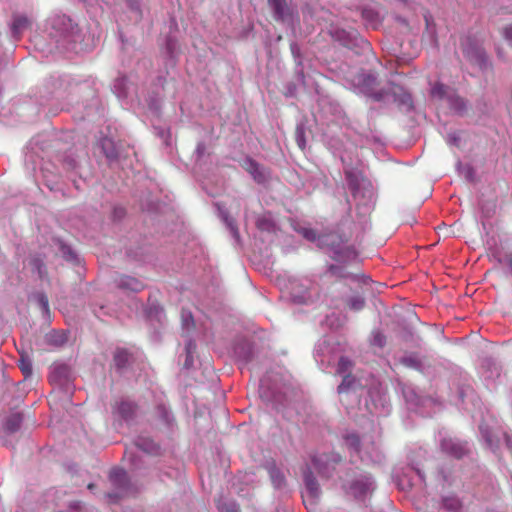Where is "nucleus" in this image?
Segmentation results:
<instances>
[{
  "label": "nucleus",
  "mask_w": 512,
  "mask_h": 512,
  "mask_svg": "<svg viewBox=\"0 0 512 512\" xmlns=\"http://www.w3.org/2000/svg\"><path fill=\"white\" fill-rule=\"evenodd\" d=\"M108 497H109L110 499H117V498H119L120 496H119V495H117V494H111V493H110V494H108Z\"/></svg>",
  "instance_id": "nucleus-28"
},
{
  "label": "nucleus",
  "mask_w": 512,
  "mask_h": 512,
  "mask_svg": "<svg viewBox=\"0 0 512 512\" xmlns=\"http://www.w3.org/2000/svg\"><path fill=\"white\" fill-rule=\"evenodd\" d=\"M349 305L353 310H361L365 305V301L363 298L355 297L350 300Z\"/></svg>",
  "instance_id": "nucleus-18"
},
{
  "label": "nucleus",
  "mask_w": 512,
  "mask_h": 512,
  "mask_svg": "<svg viewBox=\"0 0 512 512\" xmlns=\"http://www.w3.org/2000/svg\"><path fill=\"white\" fill-rule=\"evenodd\" d=\"M249 172L254 178V180L258 183H264L267 179V175L264 169L256 162H250Z\"/></svg>",
  "instance_id": "nucleus-8"
},
{
  "label": "nucleus",
  "mask_w": 512,
  "mask_h": 512,
  "mask_svg": "<svg viewBox=\"0 0 512 512\" xmlns=\"http://www.w3.org/2000/svg\"><path fill=\"white\" fill-rule=\"evenodd\" d=\"M29 25V20L24 16H17L13 20L12 31L14 35H19Z\"/></svg>",
  "instance_id": "nucleus-12"
},
{
  "label": "nucleus",
  "mask_w": 512,
  "mask_h": 512,
  "mask_svg": "<svg viewBox=\"0 0 512 512\" xmlns=\"http://www.w3.org/2000/svg\"><path fill=\"white\" fill-rule=\"evenodd\" d=\"M374 99H375V100H377V101H379V100L381 99V97H380V95H375V96H374Z\"/></svg>",
  "instance_id": "nucleus-31"
},
{
  "label": "nucleus",
  "mask_w": 512,
  "mask_h": 512,
  "mask_svg": "<svg viewBox=\"0 0 512 512\" xmlns=\"http://www.w3.org/2000/svg\"><path fill=\"white\" fill-rule=\"evenodd\" d=\"M306 489L312 499L319 496L320 489L319 484L311 471L307 472L304 477Z\"/></svg>",
  "instance_id": "nucleus-6"
},
{
  "label": "nucleus",
  "mask_w": 512,
  "mask_h": 512,
  "mask_svg": "<svg viewBox=\"0 0 512 512\" xmlns=\"http://www.w3.org/2000/svg\"><path fill=\"white\" fill-rule=\"evenodd\" d=\"M22 418L19 414H14L10 416L6 422V429L10 432H14L18 430L20 427Z\"/></svg>",
  "instance_id": "nucleus-15"
},
{
  "label": "nucleus",
  "mask_w": 512,
  "mask_h": 512,
  "mask_svg": "<svg viewBox=\"0 0 512 512\" xmlns=\"http://www.w3.org/2000/svg\"><path fill=\"white\" fill-rule=\"evenodd\" d=\"M109 480L117 488H124L128 483L127 474L123 469H112L109 474Z\"/></svg>",
  "instance_id": "nucleus-5"
},
{
  "label": "nucleus",
  "mask_w": 512,
  "mask_h": 512,
  "mask_svg": "<svg viewBox=\"0 0 512 512\" xmlns=\"http://www.w3.org/2000/svg\"><path fill=\"white\" fill-rule=\"evenodd\" d=\"M38 302L41 306V308L44 310V311H48L49 309V302H48V298L45 294H39L38 295Z\"/></svg>",
  "instance_id": "nucleus-20"
},
{
  "label": "nucleus",
  "mask_w": 512,
  "mask_h": 512,
  "mask_svg": "<svg viewBox=\"0 0 512 512\" xmlns=\"http://www.w3.org/2000/svg\"><path fill=\"white\" fill-rule=\"evenodd\" d=\"M161 410H162V415H163V418L165 419V421H168L169 420V417H168V412L167 410L165 409V407H159Z\"/></svg>",
  "instance_id": "nucleus-27"
},
{
  "label": "nucleus",
  "mask_w": 512,
  "mask_h": 512,
  "mask_svg": "<svg viewBox=\"0 0 512 512\" xmlns=\"http://www.w3.org/2000/svg\"><path fill=\"white\" fill-rule=\"evenodd\" d=\"M18 366L25 377H28L32 374V363L28 357L21 355Z\"/></svg>",
  "instance_id": "nucleus-14"
},
{
  "label": "nucleus",
  "mask_w": 512,
  "mask_h": 512,
  "mask_svg": "<svg viewBox=\"0 0 512 512\" xmlns=\"http://www.w3.org/2000/svg\"><path fill=\"white\" fill-rule=\"evenodd\" d=\"M106 156H107V157H112V156H113V154L106 153Z\"/></svg>",
  "instance_id": "nucleus-34"
},
{
  "label": "nucleus",
  "mask_w": 512,
  "mask_h": 512,
  "mask_svg": "<svg viewBox=\"0 0 512 512\" xmlns=\"http://www.w3.org/2000/svg\"><path fill=\"white\" fill-rule=\"evenodd\" d=\"M276 20H283L289 13L288 0H268Z\"/></svg>",
  "instance_id": "nucleus-3"
},
{
  "label": "nucleus",
  "mask_w": 512,
  "mask_h": 512,
  "mask_svg": "<svg viewBox=\"0 0 512 512\" xmlns=\"http://www.w3.org/2000/svg\"><path fill=\"white\" fill-rule=\"evenodd\" d=\"M475 56H476V59H477L479 62H483V61H484V58H485V57H484V53H483V51H481V50L477 49V50L475 51Z\"/></svg>",
  "instance_id": "nucleus-25"
},
{
  "label": "nucleus",
  "mask_w": 512,
  "mask_h": 512,
  "mask_svg": "<svg viewBox=\"0 0 512 512\" xmlns=\"http://www.w3.org/2000/svg\"><path fill=\"white\" fill-rule=\"evenodd\" d=\"M350 368H351V362L347 358L341 357L339 360V363H338V372L345 373V372L349 371Z\"/></svg>",
  "instance_id": "nucleus-17"
},
{
  "label": "nucleus",
  "mask_w": 512,
  "mask_h": 512,
  "mask_svg": "<svg viewBox=\"0 0 512 512\" xmlns=\"http://www.w3.org/2000/svg\"><path fill=\"white\" fill-rule=\"evenodd\" d=\"M329 270H330V272L333 275H337V276H340V277H347L348 276V275L343 274L342 271H341V268L336 266V265H331Z\"/></svg>",
  "instance_id": "nucleus-21"
},
{
  "label": "nucleus",
  "mask_w": 512,
  "mask_h": 512,
  "mask_svg": "<svg viewBox=\"0 0 512 512\" xmlns=\"http://www.w3.org/2000/svg\"><path fill=\"white\" fill-rule=\"evenodd\" d=\"M456 102H460L461 104H463V101L459 98L456 99Z\"/></svg>",
  "instance_id": "nucleus-33"
},
{
  "label": "nucleus",
  "mask_w": 512,
  "mask_h": 512,
  "mask_svg": "<svg viewBox=\"0 0 512 512\" xmlns=\"http://www.w3.org/2000/svg\"><path fill=\"white\" fill-rule=\"evenodd\" d=\"M463 52L467 55V57H468V58H471V57H472V55L470 54V52H469V51L463 50Z\"/></svg>",
  "instance_id": "nucleus-30"
},
{
  "label": "nucleus",
  "mask_w": 512,
  "mask_h": 512,
  "mask_svg": "<svg viewBox=\"0 0 512 512\" xmlns=\"http://www.w3.org/2000/svg\"><path fill=\"white\" fill-rule=\"evenodd\" d=\"M218 508L222 512H239L238 507L234 503H231V504H219Z\"/></svg>",
  "instance_id": "nucleus-19"
},
{
  "label": "nucleus",
  "mask_w": 512,
  "mask_h": 512,
  "mask_svg": "<svg viewBox=\"0 0 512 512\" xmlns=\"http://www.w3.org/2000/svg\"><path fill=\"white\" fill-rule=\"evenodd\" d=\"M130 354L124 348H118L114 352V363L118 368H123L128 363Z\"/></svg>",
  "instance_id": "nucleus-11"
},
{
  "label": "nucleus",
  "mask_w": 512,
  "mask_h": 512,
  "mask_svg": "<svg viewBox=\"0 0 512 512\" xmlns=\"http://www.w3.org/2000/svg\"><path fill=\"white\" fill-rule=\"evenodd\" d=\"M441 450L456 459H461L468 453L466 442L452 438H445L441 441Z\"/></svg>",
  "instance_id": "nucleus-1"
},
{
  "label": "nucleus",
  "mask_w": 512,
  "mask_h": 512,
  "mask_svg": "<svg viewBox=\"0 0 512 512\" xmlns=\"http://www.w3.org/2000/svg\"><path fill=\"white\" fill-rule=\"evenodd\" d=\"M386 343V337L379 331L373 334L372 344L378 347H383Z\"/></svg>",
  "instance_id": "nucleus-16"
},
{
  "label": "nucleus",
  "mask_w": 512,
  "mask_h": 512,
  "mask_svg": "<svg viewBox=\"0 0 512 512\" xmlns=\"http://www.w3.org/2000/svg\"><path fill=\"white\" fill-rule=\"evenodd\" d=\"M87 487H88L89 490H93L96 487V485L93 484V483H90V484H88Z\"/></svg>",
  "instance_id": "nucleus-29"
},
{
  "label": "nucleus",
  "mask_w": 512,
  "mask_h": 512,
  "mask_svg": "<svg viewBox=\"0 0 512 512\" xmlns=\"http://www.w3.org/2000/svg\"><path fill=\"white\" fill-rule=\"evenodd\" d=\"M313 464H314V467L317 469L318 473L324 474L323 469H322V467L320 465V459L314 458L313 459Z\"/></svg>",
  "instance_id": "nucleus-24"
},
{
  "label": "nucleus",
  "mask_w": 512,
  "mask_h": 512,
  "mask_svg": "<svg viewBox=\"0 0 512 512\" xmlns=\"http://www.w3.org/2000/svg\"><path fill=\"white\" fill-rule=\"evenodd\" d=\"M443 508L448 512H459L462 508L461 501L455 496H448L442 500Z\"/></svg>",
  "instance_id": "nucleus-9"
},
{
  "label": "nucleus",
  "mask_w": 512,
  "mask_h": 512,
  "mask_svg": "<svg viewBox=\"0 0 512 512\" xmlns=\"http://www.w3.org/2000/svg\"><path fill=\"white\" fill-rule=\"evenodd\" d=\"M449 92H450L449 87H447L441 83H436L431 89V95L434 98H437L440 100L448 98L450 101H452L451 96L449 95Z\"/></svg>",
  "instance_id": "nucleus-10"
},
{
  "label": "nucleus",
  "mask_w": 512,
  "mask_h": 512,
  "mask_svg": "<svg viewBox=\"0 0 512 512\" xmlns=\"http://www.w3.org/2000/svg\"><path fill=\"white\" fill-rule=\"evenodd\" d=\"M304 146H305V144H304V143H303V144H301V143L299 142V147H300L301 149H303V148H304Z\"/></svg>",
  "instance_id": "nucleus-32"
},
{
  "label": "nucleus",
  "mask_w": 512,
  "mask_h": 512,
  "mask_svg": "<svg viewBox=\"0 0 512 512\" xmlns=\"http://www.w3.org/2000/svg\"><path fill=\"white\" fill-rule=\"evenodd\" d=\"M136 405L129 401H121L117 406V412L124 419H130L134 416Z\"/></svg>",
  "instance_id": "nucleus-7"
},
{
  "label": "nucleus",
  "mask_w": 512,
  "mask_h": 512,
  "mask_svg": "<svg viewBox=\"0 0 512 512\" xmlns=\"http://www.w3.org/2000/svg\"><path fill=\"white\" fill-rule=\"evenodd\" d=\"M347 440L349 441L350 445L354 446L355 449L358 448L359 446V438L357 436H350L347 438Z\"/></svg>",
  "instance_id": "nucleus-23"
},
{
  "label": "nucleus",
  "mask_w": 512,
  "mask_h": 512,
  "mask_svg": "<svg viewBox=\"0 0 512 512\" xmlns=\"http://www.w3.org/2000/svg\"><path fill=\"white\" fill-rule=\"evenodd\" d=\"M118 286L122 289H127L133 292H139L144 288L143 283L134 277L123 276L118 282Z\"/></svg>",
  "instance_id": "nucleus-4"
},
{
  "label": "nucleus",
  "mask_w": 512,
  "mask_h": 512,
  "mask_svg": "<svg viewBox=\"0 0 512 512\" xmlns=\"http://www.w3.org/2000/svg\"><path fill=\"white\" fill-rule=\"evenodd\" d=\"M506 261H507L509 268L512 270V253H509L506 255Z\"/></svg>",
  "instance_id": "nucleus-26"
},
{
  "label": "nucleus",
  "mask_w": 512,
  "mask_h": 512,
  "mask_svg": "<svg viewBox=\"0 0 512 512\" xmlns=\"http://www.w3.org/2000/svg\"><path fill=\"white\" fill-rule=\"evenodd\" d=\"M356 380L351 374H347L343 377L341 384L338 386V393L347 394L349 390L354 386Z\"/></svg>",
  "instance_id": "nucleus-13"
},
{
  "label": "nucleus",
  "mask_w": 512,
  "mask_h": 512,
  "mask_svg": "<svg viewBox=\"0 0 512 512\" xmlns=\"http://www.w3.org/2000/svg\"><path fill=\"white\" fill-rule=\"evenodd\" d=\"M371 486V478L367 475H360L351 482L349 491L355 498H361L367 494Z\"/></svg>",
  "instance_id": "nucleus-2"
},
{
  "label": "nucleus",
  "mask_w": 512,
  "mask_h": 512,
  "mask_svg": "<svg viewBox=\"0 0 512 512\" xmlns=\"http://www.w3.org/2000/svg\"><path fill=\"white\" fill-rule=\"evenodd\" d=\"M504 37L512 43V25L504 29Z\"/></svg>",
  "instance_id": "nucleus-22"
}]
</instances>
